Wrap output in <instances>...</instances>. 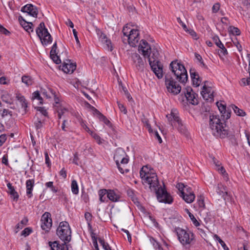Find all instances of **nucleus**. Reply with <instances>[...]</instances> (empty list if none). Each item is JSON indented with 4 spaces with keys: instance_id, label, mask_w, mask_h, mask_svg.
Wrapping results in <instances>:
<instances>
[{
    "instance_id": "obj_1",
    "label": "nucleus",
    "mask_w": 250,
    "mask_h": 250,
    "mask_svg": "<svg viewBox=\"0 0 250 250\" xmlns=\"http://www.w3.org/2000/svg\"><path fill=\"white\" fill-rule=\"evenodd\" d=\"M146 167H145L146 168ZM140 177L144 185L147 184L151 191H154L160 202L171 204L173 199L166 190L162 187H159V183L155 173L146 171L145 167L142 168L140 171Z\"/></svg>"
},
{
    "instance_id": "obj_2",
    "label": "nucleus",
    "mask_w": 250,
    "mask_h": 250,
    "mask_svg": "<svg viewBox=\"0 0 250 250\" xmlns=\"http://www.w3.org/2000/svg\"><path fill=\"white\" fill-rule=\"evenodd\" d=\"M209 126L214 136L221 138L227 137L231 141L232 145H237V139L238 134H234V132L228 131L226 128V124L222 122L218 115H210Z\"/></svg>"
},
{
    "instance_id": "obj_3",
    "label": "nucleus",
    "mask_w": 250,
    "mask_h": 250,
    "mask_svg": "<svg viewBox=\"0 0 250 250\" xmlns=\"http://www.w3.org/2000/svg\"><path fill=\"white\" fill-rule=\"evenodd\" d=\"M159 52L155 48H152L150 54L146 57H147L149 65L152 70L158 79H161L163 76V65L158 60Z\"/></svg>"
},
{
    "instance_id": "obj_4",
    "label": "nucleus",
    "mask_w": 250,
    "mask_h": 250,
    "mask_svg": "<svg viewBox=\"0 0 250 250\" xmlns=\"http://www.w3.org/2000/svg\"><path fill=\"white\" fill-rule=\"evenodd\" d=\"M169 67L175 77V79L179 82L181 83H185L187 82L188 76L187 70L180 61L175 60L171 62Z\"/></svg>"
},
{
    "instance_id": "obj_5",
    "label": "nucleus",
    "mask_w": 250,
    "mask_h": 250,
    "mask_svg": "<svg viewBox=\"0 0 250 250\" xmlns=\"http://www.w3.org/2000/svg\"><path fill=\"white\" fill-rule=\"evenodd\" d=\"M114 160L121 173H127L129 171L128 169L125 168L124 166L128 163V157L123 148H118L116 149L114 156Z\"/></svg>"
},
{
    "instance_id": "obj_6",
    "label": "nucleus",
    "mask_w": 250,
    "mask_h": 250,
    "mask_svg": "<svg viewBox=\"0 0 250 250\" xmlns=\"http://www.w3.org/2000/svg\"><path fill=\"white\" fill-rule=\"evenodd\" d=\"M174 232L176 233L179 242L183 246L191 245L194 244L195 236L190 231L177 227L175 228Z\"/></svg>"
},
{
    "instance_id": "obj_7",
    "label": "nucleus",
    "mask_w": 250,
    "mask_h": 250,
    "mask_svg": "<svg viewBox=\"0 0 250 250\" xmlns=\"http://www.w3.org/2000/svg\"><path fill=\"white\" fill-rule=\"evenodd\" d=\"M167 118L172 126L173 125V124H174V125L177 128L179 132L187 135V129L183 125L181 120L178 115V112L176 109H172L170 114L167 115Z\"/></svg>"
},
{
    "instance_id": "obj_8",
    "label": "nucleus",
    "mask_w": 250,
    "mask_h": 250,
    "mask_svg": "<svg viewBox=\"0 0 250 250\" xmlns=\"http://www.w3.org/2000/svg\"><path fill=\"white\" fill-rule=\"evenodd\" d=\"M57 234L64 243H66L70 241L71 231L67 222L62 221L60 222L57 229Z\"/></svg>"
},
{
    "instance_id": "obj_9",
    "label": "nucleus",
    "mask_w": 250,
    "mask_h": 250,
    "mask_svg": "<svg viewBox=\"0 0 250 250\" xmlns=\"http://www.w3.org/2000/svg\"><path fill=\"white\" fill-rule=\"evenodd\" d=\"M37 35L40 38L42 45H46L52 42V38L45 27L44 23L42 22L36 30Z\"/></svg>"
},
{
    "instance_id": "obj_10",
    "label": "nucleus",
    "mask_w": 250,
    "mask_h": 250,
    "mask_svg": "<svg viewBox=\"0 0 250 250\" xmlns=\"http://www.w3.org/2000/svg\"><path fill=\"white\" fill-rule=\"evenodd\" d=\"M165 83L168 92L174 95H177L180 92L181 87L174 81L173 78L168 76H166Z\"/></svg>"
},
{
    "instance_id": "obj_11",
    "label": "nucleus",
    "mask_w": 250,
    "mask_h": 250,
    "mask_svg": "<svg viewBox=\"0 0 250 250\" xmlns=\"http://www.w3.org/2000/svg\"><path fill=\"white\" fill-rule=\"evenodd\" d=\"M208 82H205V84L203 87L201 94L205 100L212 102L213 101L214 98L213 90L211 86L208 85Z\"/></svg>"
},
{
    "instance_id": "obj_12",
    "label": "nucleus",
    "mask_w": 250,
    "mask_h": 250,
    "mask_svg": "<svg viewBox=\"0 0 250 250\" xmlns=\"http://www.w3.org/2000/svg\"><path fill=\"white\" fill-rule=\"evenodd\" d=\"M131 59L133 62V65L140 71H143L145 68V63L139 54L133 53L131 55Z\"/></svg>"
},
{
    "instance_id": "obj_13",
    "label": "nucleus",
    "mask_w": 250,
    "mask_h": 250,
    "mask_svg": "<svg viewBox=\"0 0 250 250\" xmlns=\"http://www.w3.org/2000/svg\"><path fill=\"white\" fill-rule=\"evenodd\" d=\"M41 227L43 230L48 231L51 228L52 224L51 214L50 213L46 212L42 216Z\"/></svg>"
},
{
    "instance_id": "obj_14",
    "label": "nucleus",
    "mask_w": 250,
    "mask_h": 250,
    "mask_svg": "<svg viewBox=\"0 0 250 250\" xmlns=\"http://www.w3.org/2000/svg\"><path fill=\"white\" fill-rule=\"evenodd\" d=\"M140 39L139 33L138 30L130 29L129 34L127 37L128 44L131 46H135Z\"/></svg>"
},
{
    "instance_id": "obj_15",
    "label": "nucleus",
    "mask_w": 250,
    "mask_h": 250,
    "mask_svg": "<svg viewBox=\"0 0 250 250\" xmlns=\"http://www.w3.org/2000/svg\"><path fill=\"white\" fill-rule=\"evenodd\" d=\"M54 107L58 113L59 119H61L63 117H65L69 114L68 109L63 106L59 103V101H56V100H55Z\"/></svg>"
},
{
    "instance_id": "obj_16",
    "label": "nucleus",
    "mask_w": 250,
    "mask_h": 250,
    "mask_svg": "<svg viewBox=\"0 0 250 250\" xmlns=\"http://www.w3.org/2000/svg\"><path fill=\"white\" fill-rule=\"evenodd\" d=\"M21 11L27 13L33 17H37L38 14L37 8L31 4H27L23 6L21 9Z\"/></svg>"
},
{
    "instance_id": "obj_17",
    "label": "nucleus",
    "mask_w": 250,
    "mask_h": 250,
    "mask_svg": "<svg viewBox=\"0 0 250 250\" xmlns=\"http://www.w3.org/2000/svg\"><path fill=\"white\" fill-rule=\"evenodd\" d=\"M185 96L188 102L193 105L198 104V100L196 98L197 95L195 93L191 88L187 89L185 93Z\"/></svg>"
},
{
    "instance_id": "obj_18",
    "label": "nucleus",
    "mask_w": 250,
    "mask_h": 250,
    "mask_svg": "<svg viewBox=\"0 0 250 250\" xmlns=\"http://www.w3.org/2000/svg\"><path fill=\"white\" fill-rule=\"evenodd\" d=\"M139 49L142 51L143 56L146 57V56L149 55V53L150 54L152 48L150 47L146 41L142 40L139 46Z\"/></svg>"
},
{
    "instance_id": "obj_19",
    "label": "nucleus",
    "mask_w": 250,
    "mask_h": 250,
    "mask_svg": "<svg viewBox=\"0 0 250 250\" xmlns=\"http://www.w3.org/2000/svg\"><path fill=\"white\" fill-rule=\"evenodd\" d=\"M76 68V65L70 62V60H66L62 65V70L66 73H72Z\"/></svg>"
},
{
    "instance_id": "obj_20",
    "label": "nucleus",
    "mask_w": 250,
    "mask_h": 250,
    "mask_svg": "<svg viewBox=\"0 0 250 250\" xmlns=\"http://www.w3.org/2000/svg\"><path fill=\"white\" fill-rule=\"evenodd\" d=\"M97 33L99 36V40L104 44H105L106 47L110 51H112V47L111 46V43L110 40H108L107 37L105 34L102 33V32L98 29L97 30Z\"/></svg>"
},
{
    "instance_id": "obj_21",
    "label": "nucleus",
    "mask_w": 250,
    "mask_h": 250,
    "mask_svg": "<svg viewBox=\"0 0 250 250\" xmlns=\"http://www.w3.org/2000/svg\"><path fill=\"white\" fill-rule=\"evenodd\" d=\"M216 104L218 106V108L222 114L221 117L223 118V121L225 123V120H228L230 117V113L228 110H227L226 109V106L222 104L221 103H219V102L216 103Z\"/></svg>"
},
{
    "instance_id": "obj_22",
    "label": "nucleus",
    "mask_w": 250,
    "mask_h": 250,
    "mask_svg": "<svg viewBox=\"0 0 250 250\" xmlns=\"http://www.w3.org/2000/svg\"><path fill=\"white\" fill-rule=\"evenodd\" d=\"M190 74L193 84L196 87L198 86L201 83V80L199 77V74L196 72L195 69H191L190 70Z\"/></svg>"
},
{
    "instance_id": "obj_23",
    "label": "nucleus",
    "mask_w": 250,
    "mask_h": 250,
    "mask_svg": "<svg viewBox=\"0 0 250 250\" xmlns=\"http://www.w3.org/2000/svg\"><path fill=\"white\" fill-rule=\"evenodd\" d=\"M41 94L46 98H50L53 96L55 100H56V101H59V99L56 97L55 92L51 88H41Z\"/></svg>"
},
{
    "instance_id": "obj_24",
    "label": "nucleus",
    "mask_w": 250,
    "mask_h": 250,
    "mask_svg": "<svg viewBox=\"0 0 250 250\" xmlns=\"http://www.w3.org/2000/svg\"><path fill=\"white\" fill-rule=\"evenodd\" d=\"M49 246L51 247V250H68L66 243L59 244L57 241L49 243Z\"/></svg>"
},
{
    "instance_id": "obj_25",
    "label": "nucleus",
    "mask_w": 250,
    "mask_h": 250,
    "mask_svg": "<svg viewBox=\"0 0 250 250\" xmlns=\"http://www.w3.org/2000/svg\"><path fill=\"white\" fill-rule=\"evenodd\" d=\"M107 198L112 202H118L120 198V195L117 191L108 189Z\"/></svg>"
},
{
    "instance_id": "obj_26",
    "label": "nucleus",
    "mask_w": 250,
    "mask_h": 250,
    "mask_svg": "<svg viewBox=\"0 0 250 250\" xmlns=\"http://www.w3.org/2000/svg\"><path fill=\"white\" fill-rule=\"evenodd\" d=\"M180 196L188 203H192L195 197L193 191H189L188 193H186L185 191H182Z\"/></svg>"
},
{
    "instance_id": "obj_27",
    "label": "nucleus",
    "mask_w": 250,
    "mask_h": 250,
    "mask_svg": "<svg viewBox=\"0 0 250 250\" xmlns=\"http://www.w3.org/2000/svg\"><path fill=\"white\" fill-rule=\"evenodd\" d=\"M7 188L9 189L8 193L10 194L11 197L15 201H17L19 196L18 192L15 190V188L12 186L10 183L7 184Z\"/></svg>"
},
{
    "instance_id": "obj_28",
    "label": "nucleus",
    "mask_w": 250,
    "mask_h": 250,
    "mask_svg": "<svg viewBox=\"0 0 250 250\" xmlns=\"http://www.w3.org/2000/svg\"><path fill=\"white\" fill-rule=\"evenodd\" d=\"M213 40L215 41L216 45L221 49L220 53L222 54L223 56L226 55L228 54V51L226 48L225 47L224 44L219 40L218 37H214Z\"/></svg>"
},
{
    "instance_id": "obj_29",
    "label": "nucleus",
    "mask_w": 250,
    "mask_h": 250,
    "mask_svg": "<svg viewBox=\"0 0 250 250\" xmlns=\"http://www.w3.org/2000/svg\"><path fill=\"white\" fill-rule=\"evenodd\" d=\"M34 125L37 129L41 128L42 126L44 119L42 118V115L36 114L34 118Z\"/></svg>"
},
{
    "instance_id": "obj_30",
    "label": "nucleus",
    "mask_w": 250,
    "mask_h": 250,
    "mask_svg": "<svg viewBox=\"0 0 250 250\" xmlns=\"http://www.w3.org/2000/svg\"><path fill=\"white\" fill-rule=\"evenodd\" d=\"M34 186V181L27 180L26 182V195L29 198H31L32 194V191Z\"/></svg>"
},
{
    "instance_id": "obj_31",
    "label": "nucleus",
    "mask_w": 250,
    "mask_h": 250,
    "mask_svg": "<svg viewBox=\"0 0 250 250\" xmlns=\"http://www.w3.org/2000/svg\"><path fill=\"white\" fill-rule=\"evenodd\" d=\"M93 111L94 112V114L96 115L97 117L102 121H103L105 124H108L109 123V121L102 114L99 110H98L95 108L93 107Z\"/></svg>"
},
{
    "instance_id": "obj_32",
    "label": "nucleus",
    "mask_w": 250,
    "mask_h": 250,
    "mask_svg": "<svg viewBox=\"0 0 250 250\" xmlns=\"http://www.w3.org/2000/svg\"><path fill=\"white\" fill-rule=\"evenodd\" d=\"M21 82L24 83L27 86L32 85L34 83V80L32 77L28 75H23L21 77Z\"/></svg>"
},
{
    "instance_id": "obj_33",
    "label": "nucleus",
    "mask_w": 250,
    "mask_h": 250,
    "mask_svg": "<svg viewBox=\"0 0 250 250\" xmlns=\"http://www.w3.org/2000/svg\"><path fill=\"white\" fill-rule=\"evenodd\" d=\"M108 190L105 189H100L99 191V195L100 197V200L101 202H104L105 201L106 197L105 195L107 196Z\"/></svg>"
},
{
    "instance_id": "obj_34",
    "label": "nucleus",
    "mask_w": 250,
    "mask_h": 250,
    "mask_svg": "<svg viewBox=\"0 0 250 250\" xmlns=\"http://www.w3.org/2000/svg\"><path fill=\"white\" fill-rule=\"evenodd\" d=\"M0 113L1 117L3 119L5 118L8 116H9L10 117H11L13 115L12 111L6 108H4L3 109H0Z\"/></svg>"
},
{
    "instance_id": "obj_35",
    "label": "nucleus",
    "mask_w": 250,
    "mask_h": 250,
    "mask_svg": "<svg viewBox=\"0 0 250 250\" xmlns=\"http://www.w3.org/2000/svg\"><path fill=\"white\" fill-rule=\"evenodd\" d=\"M71 190L74 194H77L79 193V188L77 181L73 180L71 182Z\"/></svg>"
},
{
    "instance_id": "obj_36",
    "label": "nucleus",
    "mask_w": 250,
    "mask_h": 250,
    "mask_svg": "<svg viewBox=\"0 0 250 250\" xmlns=\"http://www.w3.org/2000/svg\"><path fill=\"white\" fill-rule=\"evenodd\" d=\"M194 55L196 59L198 62L199 65L202 67L207 68V66L204 62L201 56L197 53H195Z\"/></svg>"
},
{
    "instance_id": "obj_37",
    "label": "nucleus",
    "mask_w": 250,
    "mask_h": 250,
    "mask_svg": "<svg viewBox=\"0 0 250 250\" xmlns=\"http://www.w3.org/2000/svg\"><path fill=\"white\" fill-rule=\"evenodd\" d=\"M232 108L237 115L239 116H244L246 115L245 112L243 110L239 108L236 106L233 105L232 106Z\"/></svg>"
},
{
    "instance_id": "obj_38",
    "label": "nucleus",
    "mask_w": 250,
    "mask_h": 250,
    "mask_svg": "<svg viewBox=\"0 0 250 250\" xmlns=\"http://www.w3.org/2000/svg\"><path fill=\"white\" fill-rule=\"evenodd\" d=\"M222 188H224L222 185H218L216 188V191L219 195L225 198L226 195L227 194V192L223 191Z\"/></svg>"
},
{
    "instance_id": "obj_39",
    "label": "nucleus",
    "mask_w": 250,
    "mask_h": 250,
    "mask_svg": "<svg viewBox=\"0 0 250 250\" xmlns=\"http://www.w3.org/2000/svg\"><path fill=\"white\" fill-rule=\"evenodd\" d=\"M99 242L101 245L102 246L104 250H111L110 247L107 243H106L103 239L99 238L98 239Z\"/></svg>"
},
{
    "instance_id": "obj_40",
    "label": "nucleus",
    "mask_w": 250,
    "mask_h": 250,
    "mask_svg": "<svg viewBox=\"0 0 250 250\" xmlns=\"http://www.w3.org/2000/svg\"><path fill=\"white\" fill-rule=\"evenodd\" d=\"M214 238L222 246L225 250H229L228 248L226 245L225 242L218 236L217 234H214L213 236Z\"/></svg>"
},
{
    "instance_id": "obj_41",
    "label": "nucleus",
    "mask_w": 250,
    "mask_h": 250,
    "mask_svg": "<svg viewBox=\"0 0 250 250\" xmlns=\"http://www.w3.org/2000/svg\"><path fill=\"white\" fill-rule=\"evenodd\" d=\"M32 98L33 100L37 99L40 101V104H42L43 99L38 91H36L33 93Z\"/></svg>"
},
{
    "instance_id": "obj_42",
    "label": "nucleus",
    "mask_w": 250,
    "mask_h": 250,
    "mask_svg": "<svg viewBox=\"0 0 250 250\" xmlns=\"http://www.w3.org/2000/svg\"><path fill=\"white\" fill-rule=\"evenodd\" d=\"M142 121L145 125L146 126V128L148 129L149 133L153 132V130L151 127L150 125L148 123V120L146 119L145 117L142 119Z\"/></svg>"
},
{
    "instance_id": "obj_43",
    "label": "nucleus",
    "mask_w": 250,
    "mask_h": 250,
    "mask_svg": "<svg viewBox=\"0 0 250 250\" xmlns=\"http://www.w3.org/2000/svg\"><path fill=\"white\" fill-rule=\"evenodd\" d=\"M229 31L233 35H239L241 33L240 30L238 28L234 26L229 27Z\"/></svg>"
},
{
    "instance_id": "obj_44",
    "label": "nucleus",
    "mask_w": 250,
    "mask_h": 250,
    "mask_svg": "<svg viewBox=\"0 0 250 250\" xmlns=\"http://www.w3.org/2000/svg\"><path fill=\"white\" fill-rule=\"evenodd\" d=\"M150 241L152 243L154 248L156 249V250H163V248H162L161 245L159 244L158 242L156 241L155 239L152 238L150 239Z\"/></svg>"
},
{
    "instance_id": "obj_45",
    "label": "nucleus",
    "mask_w": 250,
    "mask_h": 250,
    "mask_svg": "<svg viewBox=\"0 0 250 250\" xmlns=\"http://www.w3.org/2000/svg\"><path fill=\"white\" fill-rule=\"evenodd\" d=\"M38 111L40 112V113H37V114L42 115V118H43L44 117H46L47 116L48 113L44 107H39Z\"/></svg>"
},
{
    "instance_id": "obj_46",
    "label": "nucleus",
    "mask_w": 250,
    "mask_h": 250,
    "mask_svg": "<svg viewBox=\"0 0 250 250\" xmlns=\"http://www.w3.org/2000/svg\"><path fill=\"white\" fill-rule=\"evenodd\" d=\"M197 204L199 208H204L205 207V205L204 203L203 197L201 196L198 197Z\"/></svg>"
},
{
    "instance_id": "obj_47",
    "label": "nucleus",
    "mask_w": 250,
    "mask_h": 250,
    "mask_svg": "<svg viewBox=\"0 0 250 250\" xmlns=\"http://www.w3.org/2000/svg\"><path fill=\"white\" fill-rule=\"evenodd\" d=\"M50 57L51 59L53 61V62L56 64H60L61 62V59H60V56L58 55V54L50 55Z\"/></svg>"
},
{
    "instance_id": "obj_48",
    "label": "nucleus",
    "mask_w": 250,
    "mask_h": 250,
    "mask_svg": "<svg viewBox=\"0 0 250 250\" xmlns=\"http://www.w3.org/2000/svg\"><path fill=\"white\" fill-rule=\"evenodd\" d=\"M1 98L3 102L7 104H10V100H9V95L8 93H5L1 95Z\"/></svg>"
},
{
    "instance_id": "obj_49",
    "label": "nucleus",
    "mask_w": 250,
    "mask_h": 250,
    "mask_svg": "<svg viewBox=\"0 0 250 250\" xmlns=\"http://www.w3.org/2000/svg\"><path fill=\"white\" fill-rule=\"evenodd\" d=\"M188 215H189L190 219L192 221L193 224L195 226L197 227V226H199V225H200L199 223L197 221V220H196V219L195 218L194 216L192 213H191L190 212H188Z\"/></svg>"
},
{
    "instance_id": "obj_50",
    "label": "nucleus",
    "mask_w": 250,
    "mask_h": 250,
    "mask_svg": "<svg viewBox=\"0 0 250 250\" xmlns=\"http://www.w3.org/2000/svg\"><path fill=\"white\" fill-rule=\"evenodd\" d=\"M90 133L91 134V136L95 139V140L97 141L99 144L102 143L101 137L95 133L93 132L92 131H91Z\"/></svg>"
},
{
    "instance_id": "obj_51",
    "label": "nucleus",
    "mask_w": 250,
    "mask_h": 250,
    "mask_svg": "<svg viewBox=\"0 0 250 250\" xmlns=\"http://www.w3.org/2000/svg\"><path fill=\"white\" fill-rule=\"evenodd\" d=\"M57 42H55L54 44L53 45L51 50L50 51V55H55L56 54H58L57 52Z\"/></svg>"
},
{
    "instance_id": "obj_52",
    "label": "nucleus",
    "mask_w": 250,
    "mask_h": 250,
    "mask_svg": "<svg viewBox=\"0 0 250 250\" xmlns=\"http://www.w3.org/2000/svg\"><path fill=\"white\" fill-rule=\"evenodd\" d=\"M32 26H33L32 23L28 22V23L27 24V26H25V28H24V29L28 33H30V32H33V29Z\"/></svg>"
},
{
    "instance_id": "obj_53",
    "label": "nucleus",
    "mask_w": 250,
    "mask_h": 250,
    "mask_svg": "<svg viewBox=\"0 0 250 250\" xmlns=\"http://www.w3.org/2000/svg\"><path fill=\"white\" fill-rule=\"evenodd\" d=\"M117 104L119 108L120 109L121 111L123 112L124 114H126L127 113V110L126 108L124 106V105L119 102H117Z\"/></svg>"
},
{
    "instance_id": "obj_54",
    "label": "nucleus",
    "mask_w": 250,
    "mask_h": 250,
    "mask_svg": "<svg viewBox=\"0 0 250 250\" xmlns=\"http://www.w3.org/2000/svg\"><path fill=\"white\" fill-rule=\"evenodd\" d=\"M32 232V230L29 228H26L24 229L21 232V235H24V236H26L28 235Z\"/></svg>"
},
{
    "instance_id": "obj_55",
    "label": "nucleus",
    "mask_w": 250,
    "mask_h": 250,
    "mask_svg": "<svg viewBox=\"0 0 250 250\" xmlns=\"http://www.w3.org/2000/svg\"><path fill=\"white\" fill-rule=\"evenodd\" d=\"M17 99L21 103V104L24 103L26 101L24 97L20 94H17Z\"/></svg>"
},
{
    "instance_id": "obj_56",
    "label": "nucleus",
    "mask_w": 250,
    "mask_h": 250,
    "mask_svg": "<svg viewBox=\"0 0 250 250\" xmlns=\"http://www.w3.org/2000/svg\"><path fill=\"white\" fill-rule=\"evenodd\" d=\"M130 30V28L128 27V26H126L124 27L122 32H123V33L124 36H125L127 38L128 35L129 34Z\"/></svg>"
},
{
    "instance_id": "obj_57",
    "label": "nucleus",
    "mask_w": 250,
    "mask_h": 250,
    "mask_svg": "<svg viewBox=\"0 0 250 250\" xmlns=\"http://www.w3.org/2000/svg\"><path fill=\"white\" fill-rule=\"evenodd\" d=\"M220 9V4L219 3H215L212 7V11L213 13H216Z\"/></svg>"
},
{
    "instance_id": "obj_58",
    "label": "nucleus",
    "mask_w": 250,
    "mask_h": 250,
    "mask_svg": "<svg viewBox=\"0 0 250 250\" xmlns=\"http://www.w3.org/2000/svg\"><path fill=\"white\" fill-rule=\"evenodd\" d=\"M176 188L181 193L182 191H185V188H186V187L182 183H178L176 185Z\"/></svg>"
},
{
    "instance_id": "obj_59",
    "label": "nucleus",
    "mask_w": 250,
    "mask_h": 250,
    "mask_svg": "<svg viewBox=\"0 0 250 250\" xmlns=\"http://www.w3.org/2000/svg\"><path fill=\"white\" fill-rule=\"evenodd\" d=\"M121 230L124 231V232H125V234H126V235L127 236L128 241L130 243H131V234H130L129 232L127 230L125 229H122Z\"/></svg>"
},
{
    "instance_id": "obj_60",
    "label": "nucleus",
    "mask_w": 250,
    "mask_h": 250,
    "mask_svg": "<svg viewBox=\"0 0 250 250\" xmlns=\"http://www.w3.org/2000/svg\"><path fill=\"white\" fill-rule=\"evenodd\" d=\"M246 84L247 85H250V82L249 81V79H248V78H243V79H242L241 85L244 86V85H246Z\"/></svg>"
},
{
    "instance_id": "obj_61",
    "label": "nucleus",
    "mask_w": 250,
    "mask_h": 250,
    "mask_svg": "<svg viewBox=\"0 0 250 250\" xmlns=\"http://www.w3.org/2000/svg\"><path fill=\"white\" fill-rule=\"evenodd\" d=\"M6 137L5 135L2 134L0 136V146H1L5 142Z\"/></svg>"
},
{
    "instance_id": "obj_62",
    "label": "nucleus",
    "mask_w": 250,
    "mask_h": 250,
    "mask_svg": "<svg viewBox=\"0 0 250 250\" xmlns=\"http://www.w3.org/2000/svg\"><path fill=\"white\" fill-rule=\"evenodd\" d=\"M0 32L5 35H8L10 32L4 27L2 26H0Z\"/></svg>"
},
{
    "instance_id": "obj_63",
    "label": "nucleus",
    "mask_w": 250,
    "mask_h": 250,
    "mask_svg": "<svg viewBox=\"0 0 250 250\" xmlns=\"http://www.w3.org/2000/svg\"><path fill=\"white\" fill-rule=\"evenodd\" d=\"M59 173L60 175L61 176H62L63 178H65L66 177V171L64 168L62 169V170L60 171Z\"/></svg>"
},
{
    "instance_id": "obj_64",
    "label": "nucleus",
    "mask_w": 250,
    "mask_h": 250,
    "mask_svg": "<svg viewBox=\"0 0 250 250\" xmlns=\"http://www.w3.org/2000/svg\"><path fill=\"white\" fill-rule=\"evenodd\" d=\"M154 133L155 138L158 140V141L160 143H161L162 142V140L160 136L159 135L158 132L157 131H155L154 132Z\"/></svg>"
}]
</instances>
